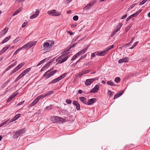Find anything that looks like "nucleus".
<instances>
[{
  "instance_id": "obj_31",
  "label": "nucleus",
  "mask_w": 150,
  "mask_h": 150,
  "mask_svg": "<svg viewBox=\"0 0 150 150\" xmlns=\"http://www.w3.org/2000/svg\"><path fill=\"white\" fill-rule=\"evenodd\" d=\"M19 69L17 66L11 72V74H12L18 70Z\"/></svg>"
},
{
  "instance_id": "obj_42",
  "label": "nucleus",
  "mask_w": 150,
  "mask_h": 150,
  "mask_svg": "<svg viewBox=\"0 0 150 150\" xmlns=\"http://www.w3.org/2000/svg\"><path fill=\"white\" fill-rule=\"evenodd\" d=\"M120 79L119 77H117L115 79V81L117 83H118L119 82H120Z\"/></svg>"
},
{
  "instance_id": "obj_62",
  "label": "nucleus",
  "mask_w": 150,
  "mask_h": 150,
  "mask_svg": "<svg viewBox=\"0 0 150 150\" xmlns=\"http://www.w3.org/2000/svg\"><path fill=\"white\" fill-rule=\"evenodd\" d=\"M72 0H65L64 2L65 3L68 4L70 3Z\"/></svg>"
},
{
  "instance_id": "obj_19",
  "label": "nucleus",
  "mask_w": 150,
  "mask_h": 150,
  "mask_svg": "<svg viewBox=\"0 0 150 150\" xmlns=\"http://www.w3.org/2000/svg\"><path fill=\"white\" fill-rule=\"evenodd\" d=\"M8 28H6L3 30L0 33V35L1 36H3L5 35L8 31Z\"/></svg>"
},
{
  "instance_id": "obj_35",
  "label": "nucleus",
  "mask_w": 150,
  "mask_h": 150,
  "mask_svg": "<svg viewBox=\"0 0 150 150\" xmlns=\"http://www.w3.org/2000/svg\"><path fill=\"white\" fill-rule=\"evenodd\" d=\"M108 94L110 96H112L113 95L114 93L110 90H108Z\"/></svg>"
},
{
  "instance_id": "obj_37",
  "label": "nucleus",
  "mask_w": 150,
  "mask_h": 150,
  "mask_svg": "<svg viewBox=\"0 0 150 150\" xmlns=\"http://www.w3.org/2000/svg\"><path fill=\"white\" fill-rule=\"evenodd\" d=\"M79 56L77 53H76L75 55H74L71 58V60L73 61L75 60Z\"/></svg>"
},
{
  "instance_id": "obj_28",
  "label": "nucleus",
  "mask_w": 150,
  "mask_h": 150,
  "mask_svg": "<svg viewBox=\"0 0 150 150\" xmlns=\"http://www.w3.org/2000/svg\"><path fill=\"white\" fill-rule=\"evenodd\" d=\"M67 75V73H65L61 75L59 77H58V78L59 80H61L62 79L64 78Z\"/></svg>"
},
{
  "instance_id": "obj_59",
  "label": "nucleus",
  "mask_w": 150,
  "mask_h": 150,
  "mask_svg": "<svg viewBox=\"0 0 150 150\" xmlns=\"http://www.w3.org/2000/svg\"><path fill=\"white\" fill-rule=\"evenodd\" d=\"M24 76V75L22 72V73L18 77V78H19L20 79L21 78H22Z\"/></svg>"
},
{
  "instance_id": "obj_43",
  "label": "nucleus",
  "mask_w": 150,
  "mask_h": 150,
  "mask_svg": "<svg viewBox=\"0 0 150 150\" xmlns=\"http://www.w3.org/2000/svg\"><path fill=\"white\" fill-rule=\"evenodd\" d=\"M136 4H134L130 6L127 9V11H129L130 10L132 9L136 5Z\"/></svg>"
},
{
  "instance_id": "obj_16",
  "label": "nucleus",
  "mask_w": 150,
  "mask_h": 150,
  "mask_svg": "<svg viewBox=\"0 0 150 150\" xmlns=\"http://www.w3.org/2000/svg\"><path fill=\"white\" fill-rule=\"evenodd\" d=\"M97 101V99L95 98H93L90 99L88 100V102L87 103L86 105H90Z\"/></svg>"
},
{
  "instance_id": "obj_24",
  "label": "nucleus",
  "mask_w": 150,
  "mask_h": 150,
  "mask_svg": "<svg viewBox=\"0 0 150 150\" xmlns=\"http://www.w3.org/2000/svg\"><path fill=\"white\" fill-rule=\"evenodd\" d=\"M60 80L58 78H57L54 79L52 81H51L50 83H49V84L54 83L56 82H58Z\"/></svg>"
},
{
  "instance_id": "obj_10",
  "label": "nucleus",
  "mask_w": 150,
  "mask_h": 150,
  "mask_svg": "<svg viewBox=\"0 0 150 150\" xmlns=\"http://www.w3.org/2000/svg\"><path fill=\"white\" fill-rule=\"evenodd\" d=\"M124 90H122L119 91L115 95L113 99H116L119 97L121 96L122 94L124 93Z\"/></svg>"
},
{
  "instance_id": "obj_46",
  "label": "nucleus",
  "mask_w": 150,
  "mask_h": 150,
  "mask_svg": "<svg viewBox=\"0 0 150 150\" xmlns=\"http://www.w3.org/2000/svg\"><path fill=\"white\" fill-rule=\"evenodd\" d=\"M57 70H54V71H50V73L51 74V76H52L54 75V74H55L57 72Z\"/></svg>"
},
{
  "instance_id": "obj_47",
  "label": "nucleus",
  "mask_w": 150,
  "mask_h": 150,
  "mask_svg": "<svg viewBox=\"0 0 150 150\" xmlns=\"http://www.w3.org/2000/svg\"><path fill=\"white\" fill-rule=\"evenodd\" d=\"M21 50V49H20V48H19L18 49V50H16L14 52V53L13 54V56H14V55L16 54L17 53H18L20 50Z\"/></svg>"
},
{
  "instance_id": "obj_7",
  "label": "nucleus",
  "mask_w": 150,
  "mask_h": 150,
  "mask_svg": "<svg viewBox=\"0 0 150 150\" xmlns=\"http://www.w3.org/2000/svg\"><path fill=\"white\" fill-rule=\"evenodd\" d=\"M18 93V92H17V91L14 92L7 100V102H8L11 101Z\"/></svg>"
},
{
  "instance_id": "obj_2",
  "label": "nucleus",
  "mask_w": 150,
  "mask_h": 150,
  "mask_svg": "<svg viewBox=\"0 0 150 150\" xmlns=\"http://www.w3.org/2000/svg\"><path fill=\"white\" fill-rule=\"evenodd\" d=\"M47 13L48 15L52 16H58L61 15L60 12H58L56 10L54 9L47 11Z\"/></svg>"
},
{
  "instance_id": "obj_5",
  "label": "nucleus",
  "mask_w": 150,
  "mask_h": 150,
  "mask_svg": "<svg viewBox=\"0 0 150 150\" xmlns=\"http://www.w3.org/2000/svg\"><path fill=\"white\" fill-rule=\"evenodd\" d=\"M51 70L52 69H50L49 70L47 71L44 74L43 76V77H45V79H47L49 78L52 76L51 74L50 73V71H51Z\"/></svg>"
},
{
  "instance_id": "obj_22",
  "label": "nucleus",
  "mask_w": 150,
  "mask_h": 150,
  "mask_svg": "<svg viewBox=\"0 0 150 150\" xmlns=\"http://www.w3.org/2000/svg\"><path fill=\"white\" fill-rule=\"evenodd\" d=\"M37 42V41H32L28 42L29 45V49L30 48L33 46L35 45Z\"/></svg>"
},
{
  "instance_id": "obj_40",
  "label": "nucleus",
  "mask_w": 150,
  "mask_h": 150,
  "mask_svg": "<svg viewBox=\"0 0 150 150\" xmlns=\"http://www.w3.org/2000/svg\"><path fill=\"white\" fill-rule=\"evenodd\" d=\"M10 80H8L6 81L2 85V86L4 87L5 86L10 82Z\"/></svg>"
},
{
  "instance_id": "obj_25",
  "label": "nucleus",
  "mask_w": 150,
  "mask_h": 150,
  "mask_svg": "<svg viewBox=\"0 0 150 150\" xmlns=\"http://www.w3.org/2000/svg\"><path fill=\"white\" fill-rule=\"evenodd\" d=\"M31 69V68H29L25 69L24 71L22 72V73L24 75L29 72Z\"/></svg>"
},
{
  "instance_id": "obj_34",
  "label": "nucleus",
  "mask_w": 150,
  "mask_h": 150,
  "mask_svg": "<svg viewBox=\"0 0 150 150\" xmlns=\"http://www.w3.org/2000/svg\"><path fill=\"white\" fill-rule=\"evenodd\" d=\"M107 84L111 86H115V85L114 84V83L112 81H108L107 82Z\"/></svg>"
},
{
  "instance_id": "obj_60",
  "label": "nucleus",
  "mask_w": 150,
  "mask_h": 150,
  "mask_svg": "<svg viewBox=\"0 0 150 150\" xmlns=\"http://www.w3.org/2000/svg\"><path fill=\"white\" fill-rule=\"evenodd\" d=\"M25 102L24 100L18 103L16 105L17 106H19L21 105H22Z\"/></svg>"
},
{
  "instance_id": "obj_32",
  "label": "nucleus",
  "mask_w": 150,
  "mask_h": 150,
  "mask_svg": "<svg viewBox=\"0 0 150 150\" xmlns=\"http://www.w3.org/2000/svg\"><path fill=\"white\" fill-rule=\"evenodd\" d=\"M83 74L82 71L79 72V73H77L75 75V76L76 77H78L79 78H80L81 77V76L83 75Z\"/></svg>"
},
{
  "instance_id": "obj_57",
  "label": "nucleus",
  "mask_w": 150,
  "mask_h": 150,
  "mask_svg": "<svg viewBox=\"0 0 150 150\" xmlns=\"http://www.w3.org/2000/svg\"><path fill=\"white\" fill-rule=\"evenodd\" d=\"M77 44V43H75L72 44V45H70L69 47V48L71 49V48L75 47L76 45Z\"/></svg>"
},
{
  "instance_id": "obj_23",
  "label": "nucleus",
  "mask_w": 150,
  "mask_h": 150,
  "mask_svg": "<svg viewBox=\"0 0 150 150\" xmlns=\"http://www.w3.org/2000/svg\"><path fill=\"white\" fill-rule=\"evenodd\" d=\"M22 10V7H20L17 10H16V11H15L13 14V16H14L16 14H17L18 13H19Z\"/></svg>"
},
{
  "instance_id": "obj_58",
  "label": "nucleus",
  "mask_w": 150,
  "mask_h": 150,
  "mask_svg": "<svg viewBox=\"0 0 150 150\" xmlns=\"http://www.w3.org/2000/svg\"><path fill=\"white\" fill-rule=\"evenodd\" d=\"M118 31H117L116 29V30H115L114 31H113V32L111 34V36H114Z\"/></svg>"
},
{
  "instance_id": "obj_27",
  "label": "nucleus",
  "mask_w": 150,
  "mask_h": 150,
  "mask_svg": "<svg viewBox=\"0 0 150 150\" xmlns=\"http://www.w3.org/2000/svg\"><path fill=\"white\" fill-rule=\"evenodd\" d=\"M69 54V52H67V53H65L64 54H63L61 56H59V57L57 59H61L62 58H63L64 57L67 56Z\"/></svg>"
},
{
  "instance_id": "obj_33",
  "label": "nucleus",
  "mask_w": 150,
  "mask_h": 150,
  "mask_svg": "<svg viewBox=\"0 0 150 150\" xmlns=\"http://www.w3.org/2000/svg\"><path fill=\"white\" fill-rule=\"evenodd\" d=\"M122 25V24L121 23H119V24L118 25H117L116 27V30L117 31H119L120 30V29Z\"/></svg>"
},
{
  "instance_id": "obj_44",
  "label": "nucleus",
  "mask_w": 150,
  "mask_h": 150,
  "mask_svg": "<svg viewBox=\"0 0 150 150\" xmlns=\"http://www.w3.org/2000/svg\"><path fill=\"white\" fill-rule=\"evenodd\" d=\"M147 0H143L139 4V5H141L144 4Z\"/></svg>"
},
{
  "instance_id": "obj_6",
  "label": "nucleus",
  "mask_w": 150,
  "mask_h": 150,
  "mask_svg": "<svg viewBox=\"0 0 150 150\" xmlns=\"http://www.w3.org/2000/svg\"><path fill=\"white\" fill-rule=\"evenodd\" d=\"M99 86L98 85H96L94 88H93L90 91L91 93H95L97 92L99 89Z\"/></svg>"
},
{
  "instance_id": "obj_36",
  "label": "nucleus",
  "mask_w": 150,
  "mask_h": 150,
  "mask_svg": "<svg viewBox=\"0 0 150 150\" xmlns=\"http://www.w3.org/2000/svg\"><path fill=\"white\" fill-rule=\"evenodd\" d=\"M114 47V45H112L111 46H109L108 47H107L106 48V51L107 52L111 49L112 48Z\"/></svg>"
},
{
  "instance_id": "obj_39",
  "label": "nucleus",
  "mask_w": 150,
  "mask_h": 150,
  "mask_svg": "<svg viewBox=\"0 0 150 150\" xmlns=\"http://www.w3.org/2000/svg\"><path fill=\"white\" fill-rule=\"evenodd\" d=\"M58 120H59V121H60L62 123H63V122H65V120L64 119L62 118V117H59V119Z\"/></svg>"
},
{
  "instance_id": "obj_52",
  "label": "nucleus",
  "mask_w": 150,
  "mask_h": 150,
  "mask_svg": "<svg viewBox=\"0 0 150 150\" xmlns=\"http://www.w3.org/2000/svg\"><path fill=\"white\" fill-rule=\"evenodd\" d=\"M66 103L68 104H70L71 103L72 101L71 99H67L66 101Z\"/></svg>"
},
{
  "instance_id": "obj_64",
  "label": "nucleus",
  "mask_w": 150,
  "mask_h": 150,
  "mask_svg": "<svg viewBox=\"0 0 150 150\" xmlns=\"http://www.w3.org/2000/svg\"><path fill=\"white\" fill-rule=\"evenodd\" d=\"M27 23L26 22H24L23 24H22V28H24L25 27L26 25H27Z\"/></svg>"
},
{
  "instance_id": "obj_56",
  "label": "nucleus",
  "mask_w": 150,
  "mask_h": 150,
  "mask_svg": "<svg viewBox=\"0 0 150 150\" xmlns=\"http://www.w3.org/2000/svg\"><path fill=\"white\" fill-rule=\"evenodd\" d=\"M20 40V39L18 38H16L13 41L14 43H15L17 42H18Z\"/></svg>"
},
{
  "instance_id": "obj_30",
  "label": "nucleus",
  "mask_w": 150,
  "mask_h": 150,
  "mask_svg": "<svg viewBox=\"0 0 150 150\" xmlns=\"http://www.w3.org/2000/svg\"><path fill=\"white\" fill-rule=\"evenodd\" d=\"M19 69L17 66L11 72V74H12L18 70Z\"/></svg>"
},
{
  "instance_id": "obj_1",
  "label": "nucleus",
  "mask_w": 150,
  "mask_h": 150,
  "mask_svg": "<svg viewBox=\"0 0 150 150\" xmlns=\"http://www.w3.org/2000/svg\"><path fill=\"white\" fill-rule=\"evenodd\" d=\"M25 131L26 129L25 128H23L19 129L14 134L13 137L15 138H17L19 136L24 133L25 132Z\"/></svg>"
},
{
  "instance_id": "obj_51",
  "label": "nucleus",
  "mask_w": 150,
  "mask_h": 150,
  "mask_svg": "<svg viewBox=\"0 0 150 150\" xmlns=\"http://www.w3.org/2000/svg\"><path fill=\"white\" fill-rule=\"evenodd\" d=\"M17 62H14L13 64L9 66V67L10 69L14 67L16 64Z\"/></svg>"
},
{
  "instance_id": "obj_12",
  "label": "nucleus",
  "mask_w": 150,
  "mask_h": 150,
  "mask_svg": "<svg viewBox=\"0 0 150 150\" xmlns=\"http://www.w3.org/2000/svg\"><path fill=\"white\" fill-rule=\"evenodd\" d=\"M129 60V58L125 57L122 59H121L118 60V62L119 63H121L122 62H127Z\"/></svg>"
},
{
  "instance_id": "obj_54",
  "label": "nucleus",
  "mask_w": 150,
  "mask_h": 150,
  "mask_svg": "<svg viewBox=\"0 0 150 150\" xmlns=\"http://www.w3.org/2000/svg\"><path fill=\"white\" fill-rule=\"evenodd\" d=\"M62 113H64L65 114H66L68 113V111L67 110L65 109L62 110Z\"/></svg>"
},
{
  "instance_id": "obj_55",
  "label": "nucleus",
  "mask_w": 150,
  "mask_h": 150,
  "mask_svg": "<svg viewBox=\"0 0 150 150\" xmlns=\"http://www.w3.org/2000/svg\"><path fill=\"white\" fill-rule=\"evenodd\" d=\"M69 56H67L64 58L62 59V61L63 62H65L66 61L68 57H69Z\"/></svg>"
},
{
  "instance_id": "obj_18",
  "label": "nucleus",
  "mask_w": 150,
  "mask_h": 150,
  "mask_svg": "<svg viewBox=\"0 0 150 150\" xmlns=\"http://www.w3.org/2000/svg\"><path fill=\"white\" fill-rule=\"evenodd\" d=\"M59 117L57 116H53L51 117V119L54 122H58Z\"/></svg>"
},
{
  "instance_id": "obj_38",
  "label": "nucleus",
  "mask_w": 150,
  "mask_h": 150,
  "mask_svg": "<svg viewBox=\"0 0 150 150\" xmlns=\"http://www.w3.org/2000/svg\"><path fill=\"white\" fill-rule=\"evenodd\" d=\"M25 64V63L24 62H23L19 64L17 67L20 69Z\"/></svg>"
},
{
  "instance_id": "obj_11",
  "label": "nucleus",
  "mask_w": 150,
  "mask_h": 150,
  "mask_svg": "<svg viewBox=\"0 0 150 150\" xmlns=\"http://www.w3.org/2000/svg\"><path fill=\"white\" fill-rule=\"evenodd\" d=\"M96 53V55L100 56H104L107 54V51H103L101 52L96 51L95 52Z\"/></svg>"
},
{
  "instance_id": "obj_49",
  "label": "nucleus",
  "mask_w": 150,
  "mask_h": 150,
  "mask_svg": "<svg viewBox=\"0 0 150 150\" xmlns=\"http://www.w3.org/2000/svg\"><path fill=\"white\" fill-rule=\"evenodd\" d=\"M8 120H7L6 121H5L4 122H3V123H2L0 125V127H1L3 126V125H6V124L7 123V122H8Z\"/></svg>"
},
{
  "instance_id": "obj_21",
  "label": "nucleus",
  "mask_w": 150,
  "mask_h": 150,
  "mask_svg": "<svg viewBox=\"0 0 150 150\" xmlns=\"http://www.w3.org/2000/svg\"><path fill=\"white\" fill-rule=\"evenodd\" d=\"M79 99L83 103L85 104L86 105L87 103L86 102V98L83 97H81L79 98Z\"/></svg>"
},
{
  "instance_id": "obj_3",
  "label": "nucleus",
  "mask_w": 150,
  "mask_h": 150,
  "mask_svg": "<svg viewBox=\"0 0 150 150\" xmlns=\"http://www.w3.org/2000/svg\"><path fill=\"white\" fill-rule=\"evenodd\" d=\"M44 50L46 51L49 48L51 47V45H50L49 43L47 42H45L43 45V47H41Z\"/></svg>"
},
{
  "instance_id": "obj_41",
  "label": "nucleus",
  "mask_w": 150,
  "mask_h": 150,
  "mask_svg": "<svg viewBox=\"0 0 150 150\" xmlns=\"http://www.w3.org/2000/svg\"><path fill=\"white\" fill-rule=\"evenodd\" d=\"M90 71V70L88 69L87 70H85L83 71H82L83 74H86L88 73Z\"/></svg>"
},
{
  "instance_id": "obj_20",
  "label": "nucleus",
  "mask_w": 150,
  "mask_h": 150,
  "mask_svg": "<svg viewBox=\"0 0 150 150\" xmlns=\"http://www.w3.org/2000/svg\"><path fill=\"white\" fill-rule=\"evenodd\" d=\"M93 5V3H89L87 5H86L84 8V9L87 10L90 8L92 7Z\"/></svg>"
},
{
  "instance_id": "obj_13",
  "label": "nucleus",
  "mask_w": 150,
  "mask_h": 150,
  "mask_svg": "<svg viewBox=\"0 0 150 150\" xmlns=\"http://www.w3.org/2000/svg\"><path fill=\"white\" fill-rule=\"evenodd\" d=\"M9 45H6L0 51V55L3 53H4L10 47Z\"/></svg>"
},
{
  "instance_id": "obj_53",
  "label": "nucleus",
  "mask_w": 150,
  "mask_h": 150,
  "mask_svg": "<svg viewBox=\"0 0 150 150\" xmlns=\"http://www.w3.org/2000/svg\"><path fill=\"white\" fill-rule=\"evenodd\" d=\"M73 19L74 21H76L78 20V17L76 15L73 17Z\"/></svg>"
},
{
  "instance_id": "obj_15",
  "label": "nucleus",
  "mask_w": 150,
  "mask_h": 150,
  "mask_svg": "<svg viewBox=\"0 0 150 150\" xmlns=\"http://www.w3.org/2000/svg\"><path fill=\"white\" fill-rule=\"evenodd\" d=\"M88 46H87L85 48L81 50V51L78 52L77 53L79 55H82L84 54L85 52H86L88 48Z\"/></svg>"
},
{
  "instance_id": "obj_63",
  "label": "nucleus",
  "mask_w": 150,
  "mask_h": 150,
  "mask_svg": "<svg viewBox=\"0 0 150 150\" xmlns=\"http://www.w3.org/2000/svg\"><path fill=\"white\" fill-rule=\"evenodd\" d=\"M130 27H131L129 25L128 26V27L125 29V32H127L129 30Z\"/></svg>"
},
{
  "instance_id": "obj_61",
  "label": "nucleus",
  "mask_w": 150,
  "mask_h": 150,
  "mask_svg": "<svg viewBox=\"0 0 150 150\" xmlns=\"http://www.w3.org/2000/svg\"><path fill=\"white\" fill-rule=\"evenodd\" d=\"M87 56V54H85L83 56H81L80 58V59L81 60L82 59L85 58Z\"/></svg>"
},
{
  "instance_id": "obj_9",
  "label": "nucleus",
  "mask_w": 150,
  "mask_h": 150,
  "mask_svg": "<svg viewBox=\"0 0 150 150\" xmlns=\"http://www.w3.org/2000/svg\"><path fill=\"white\" fill-rule=\"evenodd\" d=\"M94 80V79H87L86 80L85 84L86 85H89L91 84Z\"/></svg>"
},
{
  "instance_id": "obj_29",
  "label": "nucleus",
  "mask_w": 150,
  "mask_h": 150,
  "mask_svg": "<svg viewBox=\"0 0 150 150\" xmlns=\"http://www.w3.org/2000/svg\"><path fill=\"white\" fill-rule=\"evenodd\" d=\"M70 50V48L69 47H68L66 48L65 49H64V50L61 53H66L69 50Z\"/></svg>"
},
{
  "instance_id": "obj_48",
  "label": "nucleus",
  "mask_w": 150,
  "mask_h": 150,
  "mask_svg": "<svg viewBox=\"0 0 150 150\" xmlns=\"http://www.w3.org/2000/svg\"><path fill=\"white\" fill-rule=\"evenodd\" d=\"M138 43V42H137L134 43L132 47L130 48L131 49H132L134 48L137 44Z\"/></svg>"
},
{
  "instance_id": "obj_45",
  "label": "nucleus",
  "mask_w": 150,
  "mask_h": 150,
  "mask_svg": "<svg viewBox=\"0 0 150 150\" xmlns=\"http://www.w3.org/2000/svg\"><path fill=\"white\" fill-rule=\"evenodd\" d=\"M52 62V61L51 60H50V61L47 62L46 64L45 65V67H47L49 66L50 64V63Z\"/></svg>"
},
{
  "instance_id": "obj_8",
  "label": "nucleus",
  "mask_w": 150,
  "mask_h": 150,
  "mask_svg": "<svg viewBox=\"0 0 150 150\" xmlns=\"http://www.w3.org/2000/svg\"><path fill=\"white\" fill-rule=\"evenodd\" d=\"M73 104L76 106V108L77 110H80V105L77 101H74L73 102Z\"/></svg>"
},
{
  "instance_id": "obj_4",
  "label": "nucleus",
  "mask_w": 150,
  "mask_h": 150,
  "mask_svg": "<svg viewBox=\"0 0 150 150\" xmlns=\"http://www.w3.org/2000/svg\"><path fill=\"white\" fill-rule=\"evenodd\" d=\"M41 98H43L41 95L37 97L30 105V106L32 107L36 104Z\"/></svg>"
},
{
  "instance_id": "obj_50",
  "label": "nucleus",
  "mask_w": 150,
  "mask_h": 150,
  "mask_svg": "<svg viewBox=\"0 0 150 150\" xmlns=\"http://www.w3.org/2000/svg\"><path fill=\"white\" fill-rule=\"evenodd\" d=\"M21 114H18L16 115L14 117L15 118L16 120L18 119L20 116Z\"/></svg>"
},
{
  "instance_id": "obj_14",
  "label": "nucleus",
  "mask_w": 150,
  "mask_h": 150,
  "mask_svg": "<svg viewBox=\"0 0 150 150\" xmlns=\"http://www.w3.org/2000/svg\"><path fill=\"white\" fill-rule=\"evenodd\" d=\"M40 13V11L39 9L36 10V13L33 14L30 16V19H32L36 17Z\"/></svg>"
},
{
  "instance_id": "obj_17",
  "label": "nucleus",
  "mask_w": 150,
  "mask_h": 150,
  "mask_svg": "<svg viewBox=\"0 0 150 150\" xmlns=\"http://www.w3.org/2000/svg\"><path fill=\"white\" fill-rule=\"evenodd\" d=\"M53 91H51L47 92L46 93L45 95H41L42 98H43L45 97L50 95L53 93Z\"/></svg>"
},
{
  "instance_id": "obj_26",
  "label": "nucleus",
  "mask_w": 150,
  "mask_h": 150,
  "mask_svg": "<svg viewBox=\"0 0 150 150\" xmlns=\"http://www.w3.org/2000/svg\"><path fill=\"white\" fill-rule=\"evenodd\" d=\"M10 38V36L5 38L2 41V44H4Z\"/></svg>"
}]
</instances>
